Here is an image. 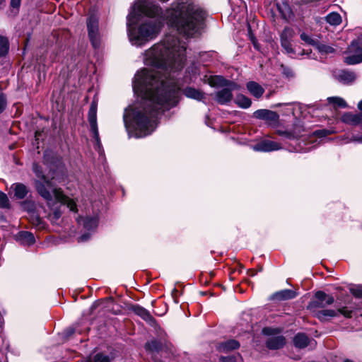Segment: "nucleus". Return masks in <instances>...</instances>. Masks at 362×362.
Listing matches in <instances>:
<instances>
[{
    "label": "nucleus",
    "mask_w": 362,
    "mask_h": 362,
    "mask_svg": "<svg viewBox=\"0 0 362 362\" xmlns=\"http://www.w3.org/2000/svg\"><path fill=\"white\" fill-rule=\"evenodd\" d=\"M9 49L8 40L6 37L0 36V57L5 56Z\"/></svg>",
    "instance_id": "nucleus-30"
},
{
    "label": "nucleus",
    "mask_w": 362,
    "mask_h": 362,
    "mask_svg": "<svg viewBox=\"0 0 362 362\" xmlns=\"http://www.w3.org/2000/svg\"><path fill=\"white\" fill-rule=\"evenodd\" d=\"M356 77V74L352 71H342L339 74L338 79L345 84H349L354 81Z\"/></svg>",
    "instance_id": "nucleus-22"
},
{
    "label": "nucleus",
    "mask_w": 362,
    "mask_h": 362,
    "mask_svg": "<svg viewBox=\"0 0 362 362\" xmlns=\"http://www.w3.org/2000/svg\"><path fill=\"white\" fill-rule=\"evenodd\" d=\"M205 16L195 0H175L163 14L159 6L138 0L127 16L129 38L132 45H144L157 37L164 20L179 33L192 37L202 28Z\"/></svg>",
    "instance_id": "nucleus-2"
},
{
    "label": "nucleus",
    "mask_w": 362,
    "mask_h": 362,
    "mask_svg": "<svg viewBox=\"0 0 362 362\" xmlns=\"http://www.w3.org/2000/svg\"><path fill=\"white\" fill-rule=\"evenodd\" d=\"M160 1H163V2H166V1H168L169 0H160Z\"/></svg>",
    "instance_id": "nucleus-55"
},
{
    "label": "nucleus",
    "mask_w": 362,
    "mask_h": 362,
    "mask_svg": "<svg viewBox=\"0 0 362 362\" xmlns=\"http://www.w3.org/2000/svg\"><path fill=\"white\" fill-rule=\"evenodd\" d=\"M316 49L322 54H329L334 52V49L329 45L320 44L318 42L315 45Z\"/></svg>",
    "instance_id": "nucleus-31"
},
{
    "label": "nucleus",
    "mask_w": 362,
    "mask_h": 362,
    "mask_svg": "<svg viewBox=\"0 0 362 362\" xmlns=\"http://www.w3.org/2000/svg\"><path fill=\"white\" fill-rule=\"evenodd\" d=\"M359 113L353 114L351 112H345L341 117L342 122L354 126L359 124Z\"/></svg>",
    "instance_id": "nucleus-19"
},
{
    "label": "nucleus",
    "mask_w": 362,
    "mask_h": 362,
    "mask_svg": "<svg viewBox=\"0 0 362 362\" xmlns=\"http://www.w3.org/2000/svg\"><path fill=\"white\" fill-rule=\"evenodd\" d=\"M359 124H362V112L359 113Z\"/></svg>",
    "instance_id": "nucleus-51"
},
{
    "label": "nucleus",
    "mask_w": 362,
    "mask_h": 362,
    "mask_svg": "<svg viewBox=\"0 0 362 362\" xmlns=\"http://www.w3.org/2000/svg\"><path fill=\"white\" fill-rule=\"evenodd\" d=\"M296 35L294 30L291 27H285L280 34V42L281 47L287 54H294L292 47V40Z\"/></svg>",
    "instance_id": "nucleus-8"
},
{
    "label": "nucleus",
    "mask_w": 362,
    "mask_h": 362,
    "mask_svg": "<svg viewBox=\"0 0 362 362\" xmlns=\"http://www.w3.org/2000/svg\"><path fill=\"white\" fill-rule=\"evenodd\" d=\"M67 332L69 335H71L74 332V329L71 327H69V329H67Z\"/></svg>",
    "instance_id": "nucleus-49"
},
{
    "label": "nucleus",
    "mask_w": 362,
    "mask_h": 362,
    "mask_svg": "<svg viewBox=\"0 0 362 362\" xmlns=\"http://www.w3.org/2000/svg\"><path fill=\"white\" fill-rule=\"evenodd\" d=\"M305 132V130L303 125L300 122H298L293 124L292 129L286 130L277 129L276 133L280 136L293 140L301 137L304 134Z\"/></svg>",
    "instance_id": "nucleus-9"
},
{
    "label": "nucleus",
    "mask_w": 362,
    "mask_h": 362,
    "mask_svg": "<svg viewBox=\"0 0 362 362\" xmlns=\"http://www.w3.org/2000/svg\"><path fill=\"white\" fill-rule=\"evenodd\" d=\"M315 297L317 300V302L315 303H316V306L325 307V305H324L325 304L324 303H325V300L326 299V293L325 292L317 291L315 293Z\"/></svg>",
    "instance_id": "nucleus-33"
},
{
    "label": "nucleus",
    "mask_w": 362,
    "mask_h": 362,
    "mask_svg": "<svg viewBox=\"0 0 362 362\" xmlns=\"http://www.w3.org/2000/svg\"><path fill=\"white\" fill-rule=\"evenodd\" d=\"M86 24L90 43L95 49H98L101 45L98 18L95 16L91 15L88 18Z\"/></svg>",
    "instance_id": "nucleus-5"
},
{
    "label": "nucleus",
    "mask_w": 362,
    "mask_h": 362,
    "mask_svg": "<svg viewBox=\"0 0 362 362\" xmlns=\"http://www.w3.org/2000/svg\"><path fill=\"white\" fill-rule=\"evenodd\" d=\"M21 0H11V6L18 8L21 6Z\"/></svg>",
    "instance_id": "nucleus-46"
},
{
    "label": "nucleus",
    "mask_w": 362,
    "mask_h": 362,
    "mask_svg": "<svg viewBox=\"0 0 362 362\" xmlns=\"http://www.w3.org/2000/svg\"><path fill=\"white\" fill-rule=\"evenodd\" d=\"M219 362H236V358L234 356H221Z\"/></svg>",
    "instance_id": "nucleus-43"
},
{
    "label": "nucleus",
    "mask_w": 362,
    "mask_h": 362,
    "mask_svg": "<svg viewBox=\"0 0 362 362\" xmlns=\"http://www.w3.org/2000/svg\"><path fill=\"white\" fill-rule=\"evenodd\" d=\"M337 316L339 314H341V315H343L344 317H346L347 318L351 317L352 311L348 310L346 308H342L341 309H339V310H337Z\"/></svg>",
    "instance_id": "nucleus-39"
},
{
    "label": "nucleus",
    "mask_w": 362,
    "mask_h": 362,
    "mask_svg": "<svg viewBox=\"0 0 362 362\" xmlns=\"http://www.w3.org/2000/svg\"><path fill=\"white\" fill-rule=\"evenodd\" d=\"M344 362H354V361H352V360H350V359H348V358H347V359H345V360L344 361Z\"/></svg>",
    "instance_id": "nucleus-52"
},
{
    "label": "nucleus",
    "mask_w": 362,
    "mask_h": 362,
    "mask_svg": "<svg viewBox=\"0 0 362 362\" xmlns=\"http://www.w3.org/2000/svg\"><path fill=\"white\" fill-rule=\"evenodd\" d=\"M163 344L160 341L158 340H152L148 341L145 344V349L146 351L150 352H158L162 349Z\"/></svg>",
    "instance_id": "nucleus-24"
},
{
    "label": "nucleus",
    "mask_w": 362,
    "mask_h": 362,
    "mask_svg": "<svg viewBox=\"0 0 362 362\" xmlns=\"http://www.w3.org/2000/svg\"><path fill=\"white\" fill-rule=\"evenodd\" d=\"M238 86L235 83H230V88H223L216 93V100L221 105H225L233 99L232 90L236 89Z\"/></svg>",
    "instance_id": "nucleus-10"
},
{
    "label": "nucleus",
    "mask_w": 362,
    "mask_h": 362,
    "mask_svg": "<svg viewBox=\"0 0 362 362\" xmlns=\"http://www.w3.org/2000/svg\"><path fill=\"white\" fill-rule=\"evenodd\" d=\"M348 142H357V143L362 144V136L353 135L349 139V141Z\"/></svg>",
    "instance_id": "nucleus-44"
},
{
    "label": "nucleus",
    "mask_w": 362,
    "mask_h": 362,
    "mask_svg": "<svg viewBox=\"0 0 362 362\" xmlns=\"http://www.w3.org/2000/svg\"><path fill=\"white\" fill-rule=\"evenodd\" d=\"M309 338L305 334L298 333L293 338V344L296 347L303 349L309 344Z\"/></svg>",
    "instance_id": "nucleus-21"
},
{
    "label": "nucleus",
    "mask_w": 362,
    "mask_h": 362,
    "mask_svg": "<svg viewBox=\"0 0 362 362\" xmlns=\"http://www.w3.org/2000/svg\"><path fill=\"white\" fill-rule=\"evenodd\" d=\"M331 134V132L327 129H319L315 131L313 134L319 138H323Z\"/></svg>",
    "instance_id": "nucleus-37"
},
{
    "label": "nucleus",
    "mask_w": 362,
    "mask_h": 362,
    "mask_svg": "<svg viewBox=\"0 0 362 362\" xmlns=\"http://www.w3.org/2000/svg\"><path fill=\"white\" fill-rule=\"evenodd\" d=\"M349 50L352 54L345 57L346 64L353 65L362 62V35L351 42Z\"/></svg>",
    "instance_id": "nucleus-6"
},
{
    "label": "nucleus",
    "mask_w": 362,
    "mask_h": 362,
    "mask_svg": "<svg viewBox=\"0 0 362 362\" xmlns=\"http://www.w3.org/2000/svg\"><path fill=\"white\" fill-rule=\"evenodd\" d=\"M250 93L256 98H259L264 93V89L257 82L250 81L246 85Z\"/></svg>",
    "instance_id": "nucleus-17"
},
{
    "label": "nucleus",
    "mask_w": 362,
    "mask_h": 362,
    "mask_svg": "<svg viewBox=\"0 0 362 362\" xmlns=\"http://www.w3.org/2000/svg\"><path fill=\"white\" fill-rule=\"evenodd\" d=\"M9 207V201L7 195L0 191V208L5 209Z\"/></svg>",
    "instance_id": "nucleus-35"
},
{
    "label": "nucleus",
    "mask_w": 362,
    "mask_h": 362,
    "mask_svg": "<svg viewBox=\"0 0 362 362\" xmlns=\"http://www.w3.org/2000/svg\"><path fill=\"white\" fill-rule=\"evenodd\" d=\"M36 219H37V223H40V218L38 216H37V217H36Z\"/></svg>",
    "instance_id": "nucleus-53"
},
{
    "label": "nucleus",
    "mask_w": 362,
    "mask_h": 362,
    "mask_svg": "<svg viewBox=\"0 0 362 362\" xmlns=\"http://www.w3.org/2000/svg\"><path fill=\"white\" fill-rule=\"evenodd\" d=\"M22 207L30 212H33L35 209L34 203L32 202H23L21 204Z\"/></svg>",
    "instance_id": "nucleus-38"
},
{
    "label": "nucleus",
    "mask_w": 362,
    "mask_h": 362,
    "mask_svg": "<svg viewBox=\"0 0 362 362\" xmlns=\"http://www.w3.org/2000/svg\"><path fill=\"white\" fill-rule=\"evenodd\" d=\"M15 240L21 245L30 246L35 243V239L33 234L28 231H20L15 235Z\"/></svg>",
    "instance_id": "nucleus-13"
},
{
    "label": "nucleus",
    "mask_w": 362,
    "mask_h": 362,
    "mask_svg": "<svg viewBox=\"0 0 362 362\" xmlns=\"http://www.w3.org/2000/svg\"><path fill=\"white\" fill-rule=\"evenodd\" d=\"M281 144L271 140L264 139L253 146L256 151L270 152L281 149Z\"/></svg>",
    "instance_id": "nucleus-12"
},
{
    "label": "nucleus",
    "mask_w": 362,
    "mask_h": 362,
    "mask_svg": "<svg viewBox=\"0 0 362 362\" xmlns=\"http://www.w3.org/2000/svg\"><path fill=\"white\" fill-rule=\"evenodd\" d=\"M281 332L279 329H274L272 327H264L262 329V333L269 337L266 341V346L269 349H279L282 348L286 344L285 337L279 334Z\"/></svg>",
    "instance_id": "nucleus-4"
},
{
    "label": "nucleus",
    "mask_w": 362,
    "mask_h": 362,
    "mask_svg": "<svg viewBox=\"0 0 362 362\" xmlns=\"http://www.w3.org/2000/svg\"><path fill=\"white\" fill-rule=\"evenodd\" d=\"M223 81V78L221 76H211L210 78L209 83L211 86H215V85L221 84Z\"/></svg>",
    "instance_id": "nucleus-41"
},
{
    "label": "nucleus",
    "mask_w": 362,
    "mask_h": 362,
    "mask_svg": "<svg viewBox=\"0 0 362 362\" xmlns=\"http://www.w3.org/2000/svg\"><path fill=\"white\" fill-rule=\"evenodd\" d=\"M240 347V344L235 339H229L223 342L220 343L217 346V349L220 352H228Z\"/></svg>",
    "instance_id": "nucleus-16"
},
{
    "label": "nucleus",
    "mask_w": 362,
    "mask_h": 362,
    "mask_svg": "<svg viewBox=\"0 0 362 362\" xmlns=\"http://www.w3.org/2000/svg\"><path fill=\"white\" fill-rule=\"evenodd\" d=\"M6 106V100L4 93L0 90V114L4 111Z\"/></svg>",
    "instance_id": "nucleus-42"
},
{
    "label": "nucleus",
    "mask_w": 362,
    "mask_h": 362,
    "mask_svg": "<svg viewBox=\"0 0 362 362\" xmlns=\"http://www.w3.org/2000/svg\"><path fill=\"white\" fill-rule=\"evenodd\" d=\"M254 117L264 120L269 126L274 128L279 124V115L274 111L267 109L257 110L254 112Z\"/></svg>",
    "instance_id": "nucleus-7"
},
{
    "label": "nucleus",
    "mask_w": 362,
    "mask_h": 362,
    "mask_svg": "<svg viewBox=\"0 0 362 362\" xmlns=\"http://www.w3.org/2000/svg\"><path fill=\"white\" fill-rule=\"evenodd\" d=\"M88 119L93 137L97 141H99V132L97 124V105L95 103H92L90 105L88 110Z\"/></svg>",
    "instance_id": "nucleus-11"
},
{
    "label": "nucleus",
    "mask_w": 362,
    "mask_h": 362,
    "mask_svg": "<svg viewBox=\"0 0 362 362\" xmlns=\"http://www.w3.org/2000/svg\"><path fill=\"white\" fill-rule=\"evenodd\" d=\"M90 238V233H84L81 236H80L78 239V242H85L86 240H88Z\"/></svg>",
    "instance_id": "nucleus-47"
},
{
    "label": "nucleus",
    "mask_w": 362,
    "mask_h": 362,
    "mask_svg": "<svg viewBox=\"0 0 362 362\" xmlns=\"http://www.w3.org/2000/svg\"><path fill=\"white\" fill-rule=\"evenodd\" d=\"M326 21L332 25H338L341 23V17L339 13L332 12L327 16Z\"/></svg>",
    "instance_id": "nucleus-28"
},
{
    "label": "nucleus",
    "mask_w": 362,
    "mask_h": 362,
    "mask_svg": "<svg viewBox=\"0 0 362 362\" xmlns=\"http://www.w3.org/2000/svg\"><path fill=\"white\" fill-rule=\"evenodd\" d=\"M329 103L332 104L334 107H346L347 104L346 101L339 97H329L327 98Z\"/></svg>",
    "instance_id": "nucleus-29"
},
{
    "label": "nucleus",
    "mask_w": 362,
    "mask_h": 362,
    "mask_svg": "<svg viewBox=\"0 0 362 362\" xmlns=\"http://www.w3.org/2000/svg\"><path fill=\"white\" fill-rule=\"evenodd\" d=\"M235 103L242 108H248L251 106V100L244 95H238L235 100Z\"/></svg>",
    "instance_id": "nucleus-25"
},
{
    "label": "nucleus",
    "mask_w": 362,
    "mask_h": 362,
    "mask_svg": "<svg viewBox=\"0 0 362 362\" xmlns=\"http://www.w3.org/2000/svg\"><path fill=\"white\" fill-rule=\"evenodd\" d=\"M252 44L254 45L255 48L256 49L259 50V45L257 43V41L254 37H252Z\"/></svg>",
    "instance_id": "nucleus-48"
},
{
    "label": "nucleus",
    "mask_w": 362,
    "mask_h": 362,
    "mask_svg": "<svg viewBox=\"0 0 362 362\" xmlns=\"http://www.w3.org/2000/svg\"><path fill=\"white\" fill-rule=\"evenodd\" d=\"M33 169L36 176L41 180H36L35 182L36 190L46 200L49 206L60 203L61 204L66 205L70 211H77L76 202L64 195L61 189L54 187L51 182L43 174L41 168L38 165L34 164Z\"/></svg>",
    "instance_id": "nucleus-3"
},
{
    "label": "nucleus",
    "mask_w": 362,
    "mask_h": 362,
    "mask_svg": "<svg viewBox=\"0 0 362 362\" xmlns=\"http://www.w3.org/2000/svg\"><path fill=\"white\" fill-rule=\"evenodd\" d=\"M300 37L305 43H307L308 45H311L314 47H315V45H317V43L318 42L317 40L313 39L310 35H307L305 33H302L300 35Z\"/></svg>",
    "instance_id": "nucleus-34"
},
{
    "label": "nucleus",
    "mask_w": 362,
    "mask_h": 362,
    "mask_svg": "<svg viewBox=\"0 0 362 362\" xmlns=\"http://www.w3.org/2000/svg\"><path fill=\"white\" fill-rule=\"evenodd\" d=\"M62 216V212L58 206H57L52 213L48 215V218L52 223H57Z\"/></svg>",
    "instance_id": "nucleus-32"
},
{
    "label": "nucleus",
    "mask_w": 362,
    "mask_h": 362,
    "mask_svg": "<svg viewBox=\"0 0 362 362\" xmlns=\"http://www.w3.org/2000/svg\"><path fill=\"white\" fill-rule=\"evenodd\" d=\"M296 296V291L291 289H284L274 293L272 296V299L281 301L293 299Z\"/></svg>",
    "instance_id": "nucleus-15"
},
{
    "label": "nucleus",
    "mask_w": 362,
    "mask_h": 362,
    "mask_svg": "<svg viewBox=\"0 0 362 362\" xmlns=\"http://www.w3.org/2000/svg\"><path fill=\"white\" fill-rule=\"evenodd\" d=\"M5 0H0V6L4 3Z\"/></svg>",
    "instance_id": "nucleus-54"
},
{
    "label": "nucleus",
    "mask_w": 362,
    "mask_h": 362,
    "mask_svg": "<svg viewBox=\"0 0 362 362\" xmlns=\"http://www.w3.org/2000/svg\"><path fill=\"white\" fill-rule=\"evenodd\" d=\"M334 301V297L326 294V299L325 300V304L326 305H332Z\"/></svg>",
    "instance_id": "nucleus-45"
},
{
    "label": "nucleus",
    "mask_w": 362,
    "mask_h": 362,
    "mask_svg": "<svg viewBox=\"0 0 362 362\" xmlns=\"http://www.w3.org/2000/svg\"><path fill=\"white\" fill-rule=\"evenodd\" d=\"M184 94L186 97L197 100H202L204 98V94L201 91L190 87L184 90Z\"/></svg>",
    "instance_id": "nucleus-23"
},
{
    "label": "nucleus",
    "mask_w": 362,
    "mask_h": 362,
    "mask_svg": "<svg viewBox=\"0 0 362 362\" xmlns=\"http://www.w3.org/2000/svg\"><path fill=\"white\" fill-rule=\"evenodd\" d=\"M132 310L136 315L141 317L145 321H146L149 323L154 322V321H155L154 318L150 314V313L145 308H144L139 305H134L132 307Z\"/></svg>",
    "instance_id": "nucleus-18"
},
{
    "label": "nucleus",
    "mask_w": 362,
    "mask_h": 362,
    "mask_svg": "<svg viewBox=\"0 0 362 362\" xmlns=\"http://www.w3.org/2000/svg\"><path fill=\"white\" fill-rule=\"evenodd\" d=\"M11 189L13 192V196L17 199H24L29 190L28 187L23 183H14L11 185Z\"/></svg>",
    "instance_id": "nucleus-14"
},
{
    "label": "nucleus",
    "mask_w": 362,
    "mask_h": 362,
    "mask_svg": "<svg viewBox=\"0 0 362 362\" xmlns=\"http://www.w3.org/2000/svg\"><path fill=\"white\" fill-rule=\"evenodd\" d=\"M281 68L282 69L283 74L285 75L286 77H293V71L290 67L286 66L284 65H281Z\"/></svg>",
    "instance_id": "nucleus-40"
},
{
    "label": "nucleus",
    "mask_w": 362,
    "mask_h": 362,
    "mask_svg": "<svg viewBox=\"0 0 362 362\" xmlns=\"http://www.w3.org/2000/svg\"><path fill=\"white\" fill-rule=\"evenodd\" d=\"M79 224H83V228L87 230H92L97 228L98 219L96 217H86L78 221Z\"/></svg>",
    "instance_id": "nucleus-20"
},
{
    "label": "nucleus",
    "mask_w": 362,
    "mask_h": 362,
    "mask_svg": "<svg viewBox=\"0 0 362 362\" xmlns=\"http://www.w3.org/2000/svg\"><path fill=\"white\" fill-rule=\"evenodd\" d=\"M110 359L107 355L98 353L93 356H89L85 360V362H110Z\"/></svg>",
    "instance_id": "nucleus-27"
},
{
    "label": "nucleus",
    "mask_w": 362,
    "mask_h": 362,
    "mask_svg": "<svg viewBox=\"0 0 362 362\" xmlns=\"http://www.w3.org/2000/svg\"><path fill=\"white\" fill-rule=\"evenodd\" d=\"M358 108L360 110H362V100L358 103Z\"/></svg>",
    "instance_id": "nucleus-50"
},
{
    "label": "nucleus",
    "mask_w": 362,
    "mask_h": 362,
    "mask_svg": "<svg viewBox=\"0 0 362 362\" xmlns=\"http://www.w3.org/2000/svg\"><path fill=\"white\" fill-rule=\"evenodd\" d=\"M350 292L356 298H362V285L350 288Z\"/></svg>",
    "instance_id": "nucleus-36"
},
{
    "label": "nucleus",
    "mask_w": 362,
    "mask_h": 362,
    "mask_svg": "<svg viewBox=\"0 0 362 362\" xmlns=\"http://www.w3.org/2000/svg\"><path fill=\"white\" fill-rule=\"evenodd\" d=\"M317 318L320 320H326L329 317L337 316V310H322L316 313Z\"/></svg>",
    "instance_id": "nucleus-26"
},
{
    "label": "nucleus",
    "mask_w": 362,
    "mask_h": 362,
    "mask_svg": "<svg viewBox=\"0 0 362 362\" xmlns=\"http://www.w3.org/2000/svg\"><path fill=\"white\" fill-rule=\"evenodd\" d=\"M186 47L174 36H166L145 52L143 69L134 76L133 89L141 98L138 106L125 109V126L132 121L142 136L150 134L156 127L158 115L163 108L178 103L179 88L171 72L181 70L185 64Z\"/></svg>",
    "instance_id": "nucleus-1"
}]
</instances>
